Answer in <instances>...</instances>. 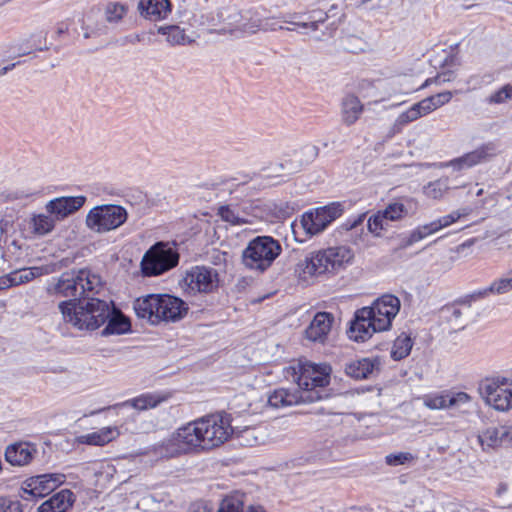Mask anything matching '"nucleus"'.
<instances>
[{
  "label": "nucleus",
  "mask_w": 512,
  "mask_h": 512,
  "mask_svg": "<svg viewBox=\"0 0 512 512\" xmlns=\"http://www.w3.org/2000/svg\"><path fill=\"white\" fill-rule=\"evenodd\" d=\"M400 306L399 298L387 294L376 299L371 306L358 309L348 330L349 338L364 342L374 333L390 329Z\"/></svg>",
  "instance_id": "nucleus-1"
},
{
  "label": "nucleus",
  "mask_w": 512,
  "mask_h": 512,
  "mask_svg": "<svg viewBox=\"0 0 512 512\" xmlns=\"http://www.w3.org/2000/svg\"><path fill=\"white\" fill-rule=\"evenodd\" d=\"M354 253L345 245L328 247L307 254L295 267L297 276L307 281L314 276L335 274L345 269L353 260Z\"/></svg>",
  "instance_id": "nucleus-2"
},
{
  "label": "nucleus",
  "mask_w": 512,
  "mask_h": 512,
  "mask_svg": "<svg viewBox=\"0 0 512 512\" xmlns=\"http://www.w3.org/2000/svg\"><path fill=\"white\" fill-rule=\"evenodd\" d=\"M63 320L79 330H96L111 316V303L98 298L63 301L59 304Z\"/></svg>",
  "instance_id": "nucleus-3"
},
{
  "label": "nucleus",
  "mask_w": 512,
  "mask_h": 512,
  "mask_svg": "<svg viewBox=\"0 0 512 512\" xmlns=\"http://www.w3.org/2000/svg\"><path fill=\"white\" fill-rule=\"evenodd\" d=\"M134 310L139 318L153 325L176 322L187 313L188 307L180 298L168 294H149L134 302Z\"/></svg>",
  "instance_id": "nucleus-4"
},
{
  "label": "nucleus",
  "mask_w": 512,
  "mask_h": 512,
  "mask_svg": "<svg viewBox=\"0 0 512 512\" xmlns=\"http://www.w3.org/2000/svg\"><path fill=\"white\" fill-rule=\"evenodd\" d=\"M343 214V206L339 202L310 209L291 224L295 240L303 243L321 234L333 221Z\"/></svg>",
  "instance_id": "nucleus-5"
},
{
  "label": "nucleus",
  "mask_w": 512,
  "mask_h": 512,
  "mask_svg": "<svg viewBox=\"0 0 512 512\" xmlns=\"http://www.w3.org/2000/svg\"><path fill=\"white\" fill-rule=\"evenodd\" d=\"M281 251L278 240L271 236H257L244 249L243 263L251 270L263 272L272 265Z\"/></svg>",
  "instance_id": "nucleus-6"
},
{
  "label": "nucleus",
  "mask_w": 512,
  "mask_h": 512,
  "mask_svg": "<svg viewBox=\"0 0 512 512\" xmlns=\"http://www.w3.org/2000/svg\"><path fill=\"white\" fill-rule=\"evenodd\" d=\"M292 370L300 393L313 397V401L320 399L321 396L314 390L329 384L331 367L327 364L300 362L297 366L292 367Z\"/></svg>",
  "instance_id": "nucleus-7"
},
{
  "label": "nucleus",
  "mask_w": 512,
  "mask_h": 512,
  "mask_svg": "<svg viewBox=\"0 0 512 512\" xmlns=\"http://www.w3.org/2000/svg\"><path fill=\"white\" fill-rule=\"evenodd\" d=\"M197 425L202 450L218 447L234 434L231 416L226 413L208 415L197 419Z\"/></svg>",
  "instance_id": "nucleus-8"
},
{
  "label": "nucleus",
  "mask_w": 512,
  "mask_h": 512,
  "mask_svg": "<svg viewBox=\"0 0 512 512\" xmlns=\"http://www.w3.org/2000/svg\"><path fill=\"white\" fill-rule=\"evenodd\" d=\"M485 404L498 412L512 410V379L504 376L486 377L479 383Z\"/></svg>",
  "instance_id": "nucleus-9"
},
{
  "label": "nucleus",
  "mask_w": 512,
  "mask_h": 512,
  "mask_svg": "<svg viewBox=\"0 0 512 512\" xmlns=\"http://www.w3.org/2000/svg\"><path fill=\"white\" fill-rule=\"evenodd\" d=\"M128 218L127 210L116 204H103L90 209L85 218L86 227L98 234L107 233L122 226Z\"/></svg>",
  "instance_id": "nucleus-10"
},
{
  "label": "nucleus",
  "mask_w": 512,
  "mask_h": 512,
  "mask_svg": "<svg viewBox=\"0 0 512 512\" xmlns=\"http://www.w3.org/2000/svg\"><path fill=\"white\" fill-rule=\"evenodd\" d=\"M162 452L168 457L202 450L197 420L179 427L161 444Z\"/></svg>",
  "instance_id": "nucleus-11"
},
{
  "label": "nucleus",
  "mask_w": 512,
  "mask_h": 512,
  "mask_svg": "<svg viewBox=\"0 0 512 512\" xmlns=\"http://www.w3.org/2000/svg\"><path fill=\"white\" fill-rule=\"evenodd\" d=\"M281 23H283L282 15H271L263 7L243 11L240 26L236 29L237 38L248 37L258 32L285 30V26L281 25Z\"/></svg>",
  "instance_id": "nucleus-12"
},
{
  "label": "nucleus",
  "mask_w": 512,
  "mask_h": 512,
  "mask_svg": "<svg viewBox=\"0 0 512 512\" xmlns=\"http://www.w3.org/2000/svg\"><path fill=\"white\" fill-rule=\"evenodd\" d=\"M178 262L176 249L169 243L158 242L144 254L141 270L144 276H158L177 266Z\"/></svg>",
  "instance_id": "nucleus-13"
},
{
  "label": "nucleus",
  "mask_w": 512,
  "mask_h": 512,
  "mask_svg": "<svg viewBox=\"0 0 512 512\" xmlns=\"http://www.w3.org/2000/svg\"><path fill=\"white\" fill-rule=\"evenodd\" d=\"M65 482L61 473L42 474L26 479L21 487L24 500L45 497Z\"/></svg>",
  "instance_id": "nucleus-14"
},
{
  "label": "nucleus",
  "mask_w": 512,
  "mask_h": 512,
  "mask_svg": "<svg viewBox=\"0 0 512 512\" xmlns=\"http://www.w3.org/2000/svg\"><path fill=\"white\" fill-rule=\"evenodd\" d=\"M218 273L205 266H196L186 272L183 285L189 293H210L218 287Z\"/></svg>",
  "instance_id": "nucleus-15"
},
{
  "label": "nucleus",
  "mask_w": 512,
  "mask_h": 512,
  "mask_svg": "<svg viewBox=\"0 0 512 512\" xmlns=\"http://www.w3.org/2000/svg\"><path fill=\"white\" fill-rule=\"evenodd\" d=\"M327 19L328 14L321 9L282 15V22L288 24V26H285V30L298 31L302 34L317 31L319 25Z\"/></svg>",
  "instance_id": "nucleus-16"
},
{
  "label": "nucleus",
  "mask_w": 512,
  "mask_h": 512,
  "mask_svg": "<svg viewBox=\"0 0 512 512\" xmlns=\"http://www.w3.org/2000/svg\"><path fill=\"white\" fill-rule=\"evenodd\" d=\"M496 152L497 148L494 143H486L471 152L442 163L441 167L452 168L454 171L466 170L482 163L489 157L494 156Z\"/></svg>",
  "instance_id": "nucleus-17"
},
{
  "label": "nucleus",
  "mask_w": 512,
  "mask_h": 512,
  "mask_svg": "<svg viewBox=\"0 0 512 512\" xmlns=\"http://www.w3.org/2000/svg\"><path fill=\"white\" fill-rule=\"evenodd\" d=\"M478 443L483 451H490L512 443V425L489 426L478 433Z\"/></svg>",
  "instance_id": "nucleus-18"
},
{
  "label": "nucleus",
  "mask_w": 512,
  "mask_h": 512,
  "mask_svg": "<svg viewBox=\"0 0 512 512\" xmlns=\"http://www.w3.org/2000/svg\"><path fill=\"white\" fill-rule=\"evenodd\" d=\"M86 200L84 195L57 197L46 203L45 210L58 222L82 208Z\"/></svg>",
  "instance_id": "nucleus-19"
},
{
  "label": "nucleus",
  "mask_w": 512,
  "mask_h": 512,
  "mask_svg": "<svg viewBox=\"0 0 512 512\" xmlns=\"http://www.w3.org/2000/svg\"><path fill=\"white\" fill-rule=\"evenodd\" d=\"M471 396L466 392H445L429 394L423 397V404L431 410L461 408L471 402Z\"/></svg>",
  "instance_id": "nucleus-20"
},
{
  "label": "nucleus",
  "mask_w": 512,
  "mask_h": 512,
  "mask_svg": "<svg viewBox=\"0 0 512 512\" xmlns=\"http://www.w3.org/2000/svg\"><path fill=\"white\" fill-rule=\"evenodd\" d=\"M381 364L380 357H367L346 363L344 370L346 375L351 378L357 380L368 379L379 372Z\"/></svg>",
  "instance_id": "nucleus-21"
},
{
  "label": "nucleus",
  "mask_w": 512,
  "mask_h": 512,
  "mask_svg": "<svg viewBox=\"0 0 512 512\" xmlns=\"http://www.w3.org/2000/svg\"><path fill=\"white\" fill-rule=\"evenodd\" d=\"M306 401H313V397L301 394L298 389L279 388L267 396V405L273 409L285 408Z\"/></svg>",
  "instance_id": "nucleus-22"
},
{
  "label": "nucleus",
  "mask_w": 512,
  "mask_h": 512,
  "mask_svg": "<svg viewBox=\"0 0 512 512\" xmlns=\"http://www.w3.org/2000/svg\"><path fill=\"white\" fill-rule=\"evenodd\" d=\"M37 446L30 442H16L5 450V459L13 466H26L37 454Z\"/></svg>",
  "instance_id": "nucleus-23"
},
{
  "label": "nucleus",
  "mask_w": 512,
  "mask_h": 512,
  "mask_svg": "<svg viewBox=\"0 0 512 512\" xmlns=\"http://www.w3.org/2000/svg\"><path fill=\"white\" fill-rule=\"evenodd\" d=\"M47 291L51 295L63 297H82L78 285L76 271L65 272L58 279L48 285ZM76 301V299H74Z\"/></svg>",
  "instance_id": "nucleus-24"
},
{
  "label": "nucleus",
  "mask_w": 512,
  "mask_h": 512,
  "mask_svg": "<svg viewBox=\"0 0 512 512\" xmlns=\"http://www.w3.org/2000/svg\"><path fill=\"white\" fill-rule=\"evenodd\" d=\"M333 316L327 312H318L305 330L306 338L313 342L323 343L331 330Z\"/></svg>",
  "instance_id": "nucleus-25"
},
{
  "label": "nucleus",
  "mask_w": 512,
  "mask_h": 512,
  "mask_svg": "<svg viewBox=\"0 0 512 512\" xmlns=\"http://www.w3.org/2000/svg\"><path fill=\"white\" fill-rule=\"evenodd\" d=\"M138 11L147 20L161 21L171 13L172 4L169 0H140Z\"/></svg>",
  "instance_id": "nucleus-26"
},
{
  "label": "nucleus",
  "mask_w": 512,
  "mask_h": 512,
  "mask_svg": "<svg viewBox=\"0 0 512 512\" xmlns=\"http://www.w3.org/2000/svg\"><path fill=\"white\" fill-rule=\"evenodd\" d=\"M248 209L249 204L246 202L241 205L231 203L220 206L217 214L223 221L231 225H243L251 223Z\"/></svg>",
  "instance_id": "nucleus-27"
},
{
  "label": "nucleus",
  "mask_w": 512,
  "mask_h": 512,
  "mask_svg": "<svg viewBox=\"0 0 512 512\" xmlns=\"http://www.w3.org/2000/svg\"><path fill=\"white\" fill-rule=\"evenodd\" d=\"M119 435L120 431L116 426H107L76 437V442L84 445L104 446L115 440Z\"/></svg>",
  "instance_id": "nucleus-28"
},
{
  "label": "nucleus",
  "mask_w": 512,
  "mask_h": 512,
  "mask_svg": "<svg viewBox=\"0 0 512 512\" xmlns=\"http://www.w3.org/2000/svg\"><path fill=\"white\" fill-rule=\"evenodd\" d=\"M364 105L352 94L346 95L341 102V119L347 126L353 125L361 116Z\"/></svg>",
  "instance_id": "nucleus-29"
},
{
  "label": "nucleus",
  "mask_w": 512,
  "mask_h": 512,
  "mask_svg": "<svg viewBox=\"0 0 512 512\" xmlns=\"http://www.w3.org/2000/svg\"><path fill=\"white\" fill-rule=\"evenodd\" d=\"M167 398L158 393H143L135 398L126 400L122 403L114 405L117 407H131L138 411H144L157 407L160 403L165 401Z\"/></svg>",
  "instance_id": "nucleus-30"
},
{
  "label": "nucleus",
  "mask_w": 512,
  "mask_h": 512,
  "mask_svg": "<svg viewBox=\"0 0 512 512\" xmlns=\"http://www.w3.org/2000/svg\"><path fill=\"white\" fill-rule=\"evenodd\" d=\"M73 493L64 489L43 502L38 512H66L73 503Z\"/></svg>",
  "instance_id": "nucleus-31"
},
{
  "label": "nucleus",
  "mask_w": 512,
  "mask_h": 512,
  "mask_svg": "<svg viewBox=\"0 0 512 512\" xmlns=\"http://www.w3.org/2000/svg\"><path fill=\"white\" fill-rule=\"evenodd\" d=\"M76 275L81 296H88L89 293H99L102 288V280L97 273L84 268L76 271Z\"/></svg>",
  "instance_id": "nucleus-32"
},
{
  "label": "nucleus",
  "mask_w": 512,
  "mask_h": 512,
  "mask_svg": "<svg viewBox=\"0 0 512 512\" xmlns=\"http://www.w3.org/2000/svg\"><path fill=\"white\" fill-rule=\"evenodd\" d=\"M242 12L238 11L236 8L228 7L221 9L218 13V18L222 27L220 29V33L222 34H230L231 36L237 38L238 26L241 23Z\"/></svg>",
  "instance_id": "nucleus-33"
},
{
  "label": "nucleus",
  "mask_w": 512,
  "mask_h": 512,
  "mask_svg": "<svg viewBox=\"0 0 512 512\" xmlns=\"http://www.w3.org/2000/svg\"><path fill=\"white\" fill-rule=\"evenodd\" d=\"M111 303V316L107 319V325L102 330V335H120L130 330L131 324L128 318H126L119 310L115 308Z\"/></svg>",
  "instance_id": "nucleus-34"
},
{
  "label": "nucleus",
  "mask_w": 512,
  "mask_h": 512,
  "mask_svg": "<svg viewBox=\"0 0 512 512\" xmlns=\"http://www.w3.org/2000/svg\"><path fill=\"white\" fill-rule=\"evenodd\" d=\"M157 33L165 36L166 42L170 46H185L194 41L186 34L185 29L178 25L159 26Z\"/></svg>",
  "instance_id": "nucleus-35"
},
{
  "label": "nucleus",
  "mask_w": 512,
  "mask_h": 512,
  "mask_svg": "<svg viewBox=\"0 0 512 512\" xmlns=\"http://www.w3.org/2000/svg\"><path fill=\"white\" fill-rule=\"evenodd\" d=\"M52 271L49 266L18 269L11 272L12 282L15 286L28 283L39 276L50 274Z\"/></svg>",
  "instance_id": "nucleus-36"
},
{
  "label": "nucleus",
  "mask_w": 512,
  "mask_h": 512,
  "mask_svg": "<svg viewBox=\"0 0 512 512\" xmlns=\"http://www.w3.org/2000/svg\"><path fill=\"white\" fill-rule=\"evenodd\" d=\"M129 11L127 3L121 1H109L104 7V19L111 25H117L122 22Z\"/></svg>",
  "instance_id": "nucleus-37"
},
{
  "label": "nucleus",
  "mask_w": 512,
  "mask_h": 512,
  "mask_svg": "<svg viewBox=\"0 0 512 512\" xmlns=\"http://www.w3.org/2000/svg\"><path fill=\"white\" fill-rule=\"evenodd\" d=\"M56 223L57 221L51 214L41 213L31 218L30 227L35 235L44 236L54 230Z\"/></svg>",
  "instance_id": "nucleus-38"
},
{
  "label": "nucleus",
  "mask_w": 512,
  "mask_h": 512,
  "mask_svg": "<svg viewBox=\"0 0 512 512\" xmlns=\"http://www.w3.org/2000/svg\"><path fill=\"white\" fill-rule=\"evenodd\" d=\"M443 228H444V226H443L440 218H438L430 223L418 226L409 235V237L407 239V245H412L414 243H417V242L423 240L424 238L428 237L429 235L438 232L439 230H441Z\"/></svg>",
  "instance_id": "nucleus-39"
},
{
  "label": "nucleus",
  "mask_w": 512,
  "mask_h": 512,
  "mask_svg": "<svg viewBox=\"0 0 512 512\" xmlns=\"http://www.w3.org/2000/svg\"><path fill=\"white\" fill-rule=\"evenodd\" d=\"M428 115L425 106L421 101L413 104L409 109L400 113L396 118L395 125L398 127H404L407 124L416 121L417 119Z\"/></svg>",
  "instance_id": "nucleus-40"
},
{
  "label": "nucleus",
  "mask_w": 512,
  "mask_h": 512,
  "mask_svg": "<svg viewBox=\"0 0 512 512\" xmlns=\"http://www.w3.org/2000/svg\"><path fill=\"white\" fill-rule=\"evenodd\" d=\"M413 347V341L410 336L406 334L399 335L393 342L391 348V358L395 361H400L406 358Z\"/></svg>",
  "instance_id": "nucleus-41"
},
{
  "label": "nucleus",
  "mask_w": 512,
  "mask_h": 512,
  "mask_svg": "<svg viewBox=\"0 0 512 512\" xmlns=\"http://www.w3.org/2000/svg\"><path fill=\"white\" fill-rule=\"evenodd\" d=\"M449 189L450 187L448 178H440L425 185L423 192L426 197L439 200Z\"/></svg>",
  "instance_id": "nucleus-42"
},
{
  "label": "nucleus",
  "mask_w": 512,
  "mask_h": 512,
  "mask_svg": "<svg viewBox=\"0 0 512 512\" xmlns=\"http://www.w3.org/2000/svg\"><path fill=\"white\" fill-rule=\"evenodd\" d=\"M245 495L240 492L226 496L220 503L217 512H244Z\"/></svg>",
  "instance_id": "nucleus-43"
},
{
  "label": "nucleus",
  "mask_w": 512,
  "mask_h": 512,
  "mask_svg": "<svg viewBox=\"0 0 512 512\" xmlns=\"http://www.w3.org/2000/svg\"><path fill=\"white\" fill-rule=\"evenodd\" d=\"M382 210L377 211L371 215L367 221V227L370 233L374 236H381L382 232L390 227L386 217H384Z\"/></svg>",
  "instance_id": "nucleus-44"
},
{
  "label": "nucleus",
  "mask_w": 512,
  "mask_h": 512,
  "mask_svg": "<svg viewBox=\"0 0 512 512\" xmlns=\"http://www.w3.org/2000/svg\"><path fill=\"white\" fill-rule=\"evenodd\" d=\"M453 97L452 92L445 91L422 100L428 114L449 103Z\"/></svg>",
  "instance_id": "nucleus-45"
},
{
  "label": "nucleus",
  "mask_w": 512,
  "mask_h": 512,
  "mask_svg": "<svg viewBox=\"0 0 512 512\" xmlns=\"http://www.w3.org/2000/svg\"><path fill=\"white\" fill-rule=\"evenodd\" d=\"M240 445L254 446L260 443V437L255 428L245 427L242 430L234 428V434Z\"/></svg>",
  "instance_id": "nucleus-46"
},
{
  "label": "nucleus",
  "mask_w": 512,
  "mask_h": 512,
  "mask_svg": "<svg viewBox=\"0 0 512 512\" xmlns=\"http://www.w3.org/2000/svg\"><path fill=\"white\" fill-rule=\"evenodd\" d=\"M382 212L390 224V222L399 221L404 218L408 214V209L404 203L392 202L388 204Z\"/></svg>",
  "instance_id": "nucleus-47"
},
{
  "label": "nucleus",
  "mask_w": 512,
  "mask_h": 512,
  "mask_svg": "<svg viewBox=\"0 0 512 512\" xmlns=\"http://www.w3.org/2000/svg\"><path fill=\"white\" fill-rule=\"evenodd\" d=\"M512 100V84H506L490 94L486 102L490 105L504 104Z\"/></svg>",
  "instance_id": "nucleus-48"
},
{
  "label": "nucleus",
  "mask_w": 512,
  "mask_h": 512,
  "mask_svg": "<svg viewBox=\"0 0 512 512\" xmlns=\"http://www.w3.org/2000/svg\"><path fill=\"white\" fill-rule=\"evenodd\" d=\"M490 291L494 295H502L512 291V273L495 279L490 284Z\"/></svg>",
  "instance_id": "nucleus-49"
},
{
  "label": "nucleus",
  "mask_w": 512,
  "mask_h": 512,
  "mask_svg": "<svg viewBox=\"0 0 512 512\" xmlns=\"http://www.w3.org/2000/svg\"><path fill=\"white\" fill-rule=\"evenodd\" d=\"M471 213V209L468 207L461 208L455 211H452L451 213L440 217L442 224L444 228L449 227L453 223L457 222L463 217L468 216Z\"/></svg>",
  "instance_id": "nucleus-50"
},
{
  "label": "nucleus",
  "mask_w": 512,
  "mask_h": 512,
  "mask_svg": "<svg viewBox=\"0 0 512 512\" xmlns=\"http://www.w3.org/2000/svg\"><path fill=\"white\" fill-rule=\"evenodd\" d=\"M385 460L386 463L390 466H398L413 460V455L409 452L393 453L387 455Z\"/></svg>",
  "instance_id": "nucleus-51"
},
{
  "label": "nucleus",
  "mask_w": 512,
  "mask_h": 512,
  "mask_svg": "<svg viewBox=\"0 0 512 512\" xmlns=\"http://www.w3.org/2000/svg\"><path fill=\"white\" fill-rule=\"evenodd\" d=\"M0 512H23L22 504L18 500L0 497Z\"/></svg>",
  "instance_id": "nucleus-52"
},
{
  "label": "nucleus",
  "mask_w": 512,
  "mask_h": 512,
  "mask_svg": "<svg viewBox=\"0 0 512 512\" xmlns=\"http://www.w3.org/2000/svg\"><path fill=\"white\" fill-rule=\"evenodd\" d=\"M441 312L447 316L449 321H452L453 319L457 320L462 315L461 310L457 307L455 302L453 304L443 306L441 308Z\"/></svg>",
  "instance_id": "nucleus-53"
},
{
  "label": "nucleus",
  "mask_w": 512,
  "mask_h": 512,
  "mask_svg": "<svg viewBox=\"0 0 512 512\" xmlns=\"http://www.w3.org/2000/svg\"><path fill=\"white\" fill-rule=\"evenodd\" d=\"M301 151H302L303 155L306 157V159H305L306 162L313 161L314 159L317 158V156L319 154L318 147L315 145H312V144L305 145Z\"/></svg>",
  "instance_id": "nucleus-54"
},
{
  "label": "nucleus",
  "mask_w": 512,
  "mask_h": 512,
  "mask_svg": "<svg viewBox=\"0 0 512 512\" xmlns=\"http://www.w3.org/2000/svg\"><path fill=\"white\" fill-rule=\"evenodd\" d=\"M471 294L473 295L475 301H479L481 299L488 297L490 294H492V291H490V285H489L485 288L476 290V291L472 292Z\"/></svg>",
  "instance_id": "nucleus-55"
},
{
  "label": "nucleus",
  "mask_w": 512,
  "mask_h": 512,
  "mask_svg": "<svg viewBox=\"0 0 512 512\" xmlns=\"http://www.w3.org/2000/svg\"><path fill=\"white\" fill-rule=\"evenodd\" d=\"M33 194H34L33 192H25L23 190H17V191L9 193L7 197L10 200H18V199L29 198Z\"/></svg>",
  "instance_id": "nucleus-56"
},
{
  "label": "nucleus",
  "mask_w": 512,
  "mask_h": 512,
  "mask_svg": "<svg viewBox=\"0 0 512 512\" xmlns=\"http://www.w3.org/2000/svg\"><path fill=\"white\" fill-rule=\"evenodd\" d=\"M188 512H211V509L205 503L196 502L190 506Z\"/></svg>",
  "instance_id": "nucleus-57"
},
{
  "label": "nucleus",
  "mask_w": 512,
  "mask_h": 512,
  "mask_svg": "<svg viewBox=\"0 0 512 512\" xmlns=\"http://www.w3.org/2000/svg\"><path fill=\"white\" fill-rule=\"evenodd\" d=\"M473 302H476V301L474 300L473 295L470 293V294L464 295V296L460 297L459 299H457L455 301V304L470 307Z\"/></svg>",
  "instance_id": "nucleus-58"
},
{
  "label": "nucleus",
  "mask_w": 512,
  "mask_h": 512,
  "mask_svg": "<svg viewBox=\"0 0 512 512\" xmlns=\"http://www.w3.org/2000/svg\"><path fill=\"white\" fill-rule=\"evenodd\" d=\"M12 286H15V285L12 282V275H11V273H9V274H7L5 276L0 277V289H7V288H10Z\"/></svg>",
  "instance_id": "nucleus-59"
},
{
  "label": "nucleus",
  "mask_w": 512,
  "mask_h": 512,
  "mask_svg": "<svg viewBox=\"0 0 512 512\" xmlns=\"http://www.w3.org/2000/svg\"><path fill=\"white\" fill-rule=\"evenodd\" d=\"M179 18L181 19L182 23H186L188 25H193L192 19L194 18V15L190 13L191 15H188L186 11H182L181 8L177 11Z\"/></svg>",
  "instance_id": "nucleus-60"
},
{
  "label": "nucleus",
  "mask_w": 512,
  "mask_h": 512,
  "mask_svg": "<svg viewBox=\"0 0 512 512\" xmlns=\"http://www.w3.org/2000/svg\"><path fill=\"white\" fill-rule=\"evenodd\" d=\"M69 30V23L67 21H62L57 24L56 33L58 36H61Z\"/></svg>",
  "instance_id": "nucleus-61"
},
{
  "label": "nucleus",
  "mask_w": 512,
  "mask_h": 512,
  "mask_svg": "<svg viewBox=\"0 0 512 512\" xmlns=\"http://www.w3.org/2000/svg\"><path fill=\"white\" fill-rule=\"evenodd\" d=\"M437 76L441 77L440 81H439V84H442V83H445V82H450V81H452L454 79V73L452 71H447V72L438 74Z\"/></svg>",
  "instance_id": "nucleus-62"
},
{
  "label": "nucleus",
  "mask_w": 512,
  "mask_h": 512,
  "mask_svg": "<svg viewBox=\"0 0 512 512\" xmlns=\"http://www.w3.org/2000/svg\"><path fill=\"white\" fill-rule=\"evenodd\" d=\"M440 78L441 77H438V76L432 77V78H428V79L425 80V82L421 85L420 88L421 89L426 88V87H428V86H430V85H432L434 83L435 84H439Z\"/></svg>",
  "instance_id": "nucleus-63"
},
{
  "label": "nucleus",
  "mask_w": 512,
  "mask_h": 512,
  "mask_svg": "<svg viewBox=\"0 0 512 512\" xmlns=\"http://www.w3.org/2000/svg\"><path fill=\"white\" fill-rule=\"evenodd\" d=\"M19 64V62L17 63H12L10 65H7L3 68L0 69V77L4 76L5 74H7L9 71L13 70L17 65Z\"/></svg>",
  "instance_id": "nucleus-64"
}]
</instances>
